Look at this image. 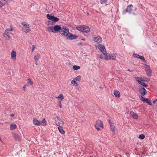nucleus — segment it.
I'll return each instance as SVG.
<instances>
[{
	"mask_svg": "<svg viewBox=\"0 0 157 157\" xmlns=\"http://www.w3.org/2000/svg\"><path fill=\"white\" fill-rule=\"evenodd\" d=\"M135 78L136 81L140 84L142 83L143 81H145V80L143 79L142 78L136 77Z\"/></svg>",
	"mask_w": 157,
	"mask_h": 157,
	"instance_id": "5701e85b",
	"label": "nucleus"
},
{
	"mask_svg": "<svg viewBox=\"0 0 157 157\" xmlns=\"http://www.w3.org/2000/svg\"><path fill=\"white\" fill-rule=\"evenodd\" d=\"M99 127H101L103 128H104L103 124L102 122L99 120H97L96 122V124L95 125V127L98 131L100 130Z\"/></svg>",
	"mask_w": 157,
	"mask_h": 157,
	"instance_id": "6e6552de",
	"label": "nucleus"
},
{
	"mask_svg": "<svg viewBox=\"0 0 157 157\" xmlns=\"http://www.w3.org/2000/svg\"><path fill=\"white\" fill-rule=\"evenodd\" d=\"M117 55L116 54H109L107 53L105 56H103V59H104L106 60H108L111 59L114 60L116 59Z\"/></svg>",
	"mask_w": 157,
	"mask_h": 157,
	"instance_id": "7ed1b4c3",
	"label": "nucleus"
},
{
	"mask_svg": "<svg viewBox=\"0 0 157 157\" xmlns=\"http://www.w3.org/2000/svg\"><path fill=\"white\" fill-rule=\"evenodd\" d=\"M46 121L45 118H43L42 120V122H40L41 124H42L43 126H45L47 124L46 123Z\"/></svg>",
	"mask_w": 157,
	"mask_h": 157,
	"instance_id": "c85d7f7f",
	"label": "nucleus"
},
{
	"mask_svg": "<svg viewBox=\"0 0 157 157\" xmlns=\"http://www.w3.org/2000/svg\"><path fill=\"white\" fill-rule=\"evenodd\" d=\"M156 101H157V99L156 100Z\"/></svg>",
	"mask_w": 157,
	"mask_h": 157,
	"instance_id": "8fccbe9b",
	"label": "nucleus"
},
{
	"mask_svg": "<svg viewBox=\"0 0 157 157\" xmlns=\"http://www.w3.org/2000/svg\"><path fill=\"white\" fill-rule=\"evenodd\" d=\"M94 41L98 43H100L102 41V39L99 36L95 37L94 38Z\"/></svg>",
	"mask_w": 157,
	"mask_h": 157,
	"instance_id": "6ab92c4d",
	"label": "nucleus"
},
{
	"mask_svg": "<svg viewBox=\"0 0 157 157\" xmlns=\"http://www.w3.org/2000/svg\"><path fill=\"white\" fill-rule=\"evenodd\" d=\"M97 47L98 48L100 52L102 53L100 55V58L103 59V56H104L107 53L105 46L103 45L99 44L97 46Z\"/></svg>",
	"mask_w": 157,
	"mask_h": 157,
	"instance_id": "f03ea898",
	"label": "nucleus"
},
{
	"mask_svg": "<svg viewBox=\"0 0 157 157\" xmlns=\"http://www.w3.org/2000/svg\"><path fill=\"white\" fill-rule=\"evenodd\" d=\"M14 114H11L10 115V116H11V117H13L14 116Z\"/></svg>",
	"mask_w": 157,
	"mask_h": 157,
	"instance_id": "c03bdc74",
	"label": "nucleus"
},
{
	"mask_svg": "<svg viewBox=\"0 0 157 157\" xmlns=\"http://www.w3.org/2000/svg\"><path fill=\"white\" fill-rule=\"evenodd\" d=\"M73 69L75 70H77L80 68V67L77 65H74L73 67Z\"/></svg>",
	"mask_w": 157,
	"mask_h": 157,
	"instance_id": "c756f323",
	"label": "nucleus"
},
{
	"mask_svg": "<svg viewBox=\"0 0 157 157\" xmlns=\"http://www.w3.org/2000/svg\"><path fill=\"white\" fill-rule=\"evenodd\" d=\"M133 56L135 58H137L140 59L144 62L145 61V59L143 56H140L137 54H134L133 55Z\"/></svg>",
	"mask_w": 157,
	"mask_h": 157,
	"instance_id": "a211bd4d",
	"label": "nucleus"
},
{
	"mask_svg": "<svg viewBox=\"0 0 157 157\" xmlns=\"http://www.w3.org/2000/svg\"><path fill=\"white\" fill-rule=\"evenodd\" d=\"M12 136L14 139L17 141H20L21 140L20 137L16 133H12Z\"/></svg>",
	"mask_w": 157,
	"mask_h": 157,
	"instance_id": "f3484780",
	"label": "nucleus"
},
{
	"mask_svg": "<svg viewBox=\"0 0 157 157\" xmlns=\"http://www.w3.org/2000/svg\"><path fill=\"white\" fill-rule=\"evenodd\" d=\"M76 29L79 31L87 33H89L90 31V28L88 26H86L77 27L76 28Z\"/></svg>",
	"mask_w": 157,
	"mask_h": 157,
	"instance_id": "39448f33",
	"label": "nucleus"
},
{
	"mask_svg": "<svg viewBox=\"0 0 157 157\" xmlns=\"http://www.w3.org/2000/svg\"><path fill=\"white\" fill-rule=\"evenodd\" d=\"M128 71H131L130 70V69H128Z\"/></svg>",
	"mask_w": 157,
	"mask_h": 157,
	"instance_id": "de8ad7c7",
	"label": "nucleus"
},
{
	"mask_svg": "<svg viewBox=\"0 0 157 157\" xmlns=\"http://www.w3.org/2000/svg\"><path fill=\"white\" fill-rule=\"evenodd\" d=\"M35 64L36 65H37V63L36 62H35Z\"/></svg>",
	"mask_w": 157,
	"mask_h": 157,
	"instance_id": "49530a36",
	"label": "nucleus"
},
{
	"mask_svg": "<svg viewBox=\"0 0 157 157\" xmlns=\"http://www.w3.org/2000/svg\"><path fill=\"white\" fill-rule=\"evenodd\" d=\"M111 130L112 132H115V126H114V125H110Z\"/></svg>",
	"mask_w": 157,
	"mask_h": 157,
	"instance_id": "473e14b6",
	"label": "nucleus"
},
{
	"mask_svg": "<svg viewBox=\"0 0 157 157\" xmlns=\"http://www.w3.org/2000/svg\"><path fill=\"white\" fill-rule=\"evenodd\" d=\"M130 113L132 115V117L135 119H137L138 118V115L135 113L133 111H131L130 112Z\"/></svg>",
	"mask_w": 157,
	"mask_h": 157,
	"instance_id": "4be33fe9",
	"label": "nucleus"
},
{
	"mask_svg": "<svg viewBox=\"0 0 157 157\" xmlns=\"http://www.w3.org/2000/svg\"><path fill=\"white\" fill-rule=\"evenodd\" d=\"M81 79V77L80 76H78L77 77L75 78H74L75 81H79Z\"/></svg>",
	"mask_w": 157,
	"mask_h": 157,
	"instance_id": "72a5a7b5",
	"label": "nucleus"
},
{
	"mask_svg": "<svg viewBox=\"0 0 157 157\" xmlns=\"http://www.w3.org/2000/svg\"><path fill=\"white\" fill-rule=\"evenodd\" d=\"M32 52H33L34 51V49L35 48V46L34 45H33L32 46Z\"/></svg>",
	"mask_w": 157,
	"mask_h": 157,
	"instance_id": "ea45409f",
	"label": "nucleus"
},
{
	"mask_svg": "<svg viewBox=\"0 0 157 157\" xmlns=\"http://www.w3.org/2000/svg\"><path fill=\"white\" fill-rule=\"evenodd\" d=\"M107 0H101L100 3L101 4H104L107 2Z\"/></svg>",
	"mask_w": 157,
	"mask_h": 157,
	"instance_id": "c9c22d12",
	"label": "nucleus"
},
{
	"mask_svg": "<svg viewBox=\"0 0 157 157\" xmlns=\"http://www.w3.org/2000/svg\"><path fill=\"white\" fill-rule=\"evenodd\" d=\"M139 90L142 96H144L147 94V92L146 90L142 86L139 87Z\"/></svg>",
	"mask_w": 157,
	"mask_h": 157,
	"instance_id": "9d476101",
	"label": "nucleus"
},
{
	"mask_svg": "<svg viewBox=\"0 0 157 157\" xmlns=\"http://www.w3.org/2000/svg\"><path fill=\"white\" fill-rule=\"evenodd\" d=\"M140 85L143 86H144L145 87H147V84H146L144 82H142V83H141L140 84Z\"/></svg>",
	"mask_w": 157,
	"mask_h": 157,
	"instance_id": "e433bc0d",
	"label": "nucleus"
},
{
	"mask_svg": "<svg viewBox=\"0 0 157 157\" xmlns=\"http://www.w3.org/2000/svg\"><path fill=\"white\" fill-rule=\"evenodd\" d=\"M28 81H29V83L31 85H33V83L32 81L30 79H28Z\"/></svg>",
	"mask_w": 157,
	"mask_h": 157,
	"instance_id": "4c0bfd02",
	"label": "nucleus"
},
{
	"mask_svg": "<svg viewBox=\"0 0 157 157\" xmlns=\"http://www.w3.org/2000/svg\"><path fill=\"white\" fill-rule=\"evenodd\" d=\"M109 123L110 125H114V124H113V121H112L111 120H110L109 121Z\"/></svg>",
	"mask_w": 157,
	"mask_h": 157,
	"instance_id": "58836bf2",
	"label": "nucleus"
},
{
	"mask_svg": "<svg viewBox=\"0 0 157 157\" xmlns=\"http://www.w3.org/2000/svg\"><path fill=\"white\" fill-rule=\"evenodd\" d=\"M40 58V56L38 54H37V55L35 56L34 57V59L36 61L38 60Z\"/></svg>",
	"mask_w": 157,
	"mask_h": 157,
	"instance_id": "7c9ffc66",
	"label": "nucleus"
},
{
	"mask_svg": "<svg viewBox=\"0 0 157 157\" xmlns=\"http://www.w3.org/2000/svg\"><path fill=\"white\" fill-rule=\"evenodd\" d=\"M66 37L67 39L72 40L77 39L78 37V36L69 33Z\"/></svg>",
	"mask_w": 157,
	"mask_h": 157,
	"instance_id": "f8f14e48",
	"label": "nucleus"
},
{
	"mask_svg": "<svg viewBox=\"0 0 157 157\" xmlns=\"http://www.w3.org/2000/svg\"><path fill=\"white\" fill-rule=\"evenodd\" d=\"M133 7V6L132 5L128 6L126 9L123 11V13H125L126 12H128L131 13L132 11Z\"/></svg>",
	"mask_w": 157,
	"mask_h": 157,
	"instance_id": "dca6fc26",
	"label": "nucleus"
},
{
	"mask_svg": "<svg viewBox=\"0 0 157 157\" xmlns=\"http://www.w3.org/2000/svg\"><path fill=\"white\" fill-rule=\"evenodd\" d=\"M13 0H6V2H7V3H9L11 1H13Z\"/></svg>",
	"mask_w": 157,
	"mask_h": 157,
	"instance_id": "37998d69",
	"label": "nucleus"
},
{
	"mask_svg": "<svg viewBox=\"0 0 157 157\" xmlns=\"http://www.w3.org/2000/svg\"><path fill=\"white\" fill-rule=\"evenodd\" d=\"M17 128V125L14 124H10V129L11 130H13Z\"/></svg>",
	"mask_w": 157,
	"mask_h": 157,
	"instance_id": "393cba45",
	"label": "nucleus"
},
{
	"mask_svg": "<svg viewBox=\"0 0 157 157\" xmlns=\"http://www.w3.org/2000/svg\"><path fill=\"white\" fill-rule=\"evenodd\" d=\"M13 30V29L11 27H10V28L6 29L3 33V36L5 37L6 40H9L11 38V35L12 34V33L11 32Z\"/></svg>",
	"mask_w": 157,
	"mask_h": 157,
	"instance_id": "f257e3e1",
	"label": "nucleus"
},
{
	"mask_svg": "<svg viewBox=\"0 0 157 157\" xmlns=\"http://www.w3.org/2000/svg\"><path fill=\"white\" fill-rule=\"evenodd\" d=\"M145 71L146 72L148 76H151V70L149 67L147 66L145 68Z\"/></svg>",
	"mask_w": 157,
	"mask_h": 157,
	"instance_id": "4468645a",
	"label": "nucleus"
},
{
	"mask_svg": "<svg viewBox=\"0 0 157 157\" xmlns=\"http://www.w3.org/2000/svg\"><path fill=\"white\" fill-rule=\"evenodd\" d=\"M21 24L23 26L22 29L24 30L25 33H27L31 31L29 29V24L25 22H22Z\"/></svg>",
	"mask_w": 157,
	"mask_h": 157,
	"instance_id": "423d86ee",
	"label": "nucleus"
},
{
	"mask_svg": "<svg viewBox=\"0 0 157 157\" xmlns=\"http://www.w3.org/2000/svg\"><path fill=\"white\" fill-rule=\"evenodd\" d=\"M26 88V86L25 85H24L23 87V88H22V89L23 90H25V89Z\"/></svg>",
	"mask_w": 157,
	"mask_h": 157,
	"instance_id": "79ce46f5",
	"label": "nucleus"
},
{
	"mask_svg": "<svg viewBox=\"0 0 157 157\" xmlns=\"http://www.w3.org/2000/svg\"><path fill=\"white\" fill-rule=\"evenodd\" d=\"M62 27L59 25H56L54 26V33H56L59 31H60Z\"/></svg>",
	"mask_w": 157,
	"mask_h": 157,
	"instance_id": "ddd939ff",
	"label": "nucleus"
},
{
	"mask_svg": "<svg viewBox=\"0 0 157 157\" xmlns=\"http://www.w3.org/2000/svg\"><path fill=\"white\" fill-rule=\"evenodd\" d=\"M16 52L12 50L11 52V58L12 60L14 61L16 60Z\"/></svg>",
	"mask_w": 157,
	"mask_h": 157,
	"instance_id": "2eb2a0df",
	"label": "nucleus"
},
{
	"mask_svg": "<svg viewBox=\"0 0 157 157\" xmlns=\"http://www.w3.org/2000/svg\"><path fill=\"white\" fill-rule=\"evenodd\" d=\"M139 98L140 100L150 105H152V104L150 101L147 98H145L142 96L140 95Z\"/></svg>",
	"mask_w": 157,
	"mask_h": 157,
	"instance_id": "1a4fd4ad",
	"label": "nucleus"
},
{
	"mask_svg": "<svg viewBox=\"0 0 157 157\" xmlns=\"http://www.w3.org/2000/svg\"><path fill=\"white\" fill-rule=\"evenodd\" d=\"M33 123L34 125H36L40 126L41 125L40 122L35 118L33 119Z\"/></svg>",
	"mask_w": 157,
	"mask_h": 157,
	"instance_id": "aec40b11",
	"label": "nucleus"
},
{
	"mask_svg": "<svg viewBox=\"0 0 157 157\" xmlns=\"http://www.w3.org/2000/svg\"><path fill=\"white\" fill-rule=\"evenodd\" d=\"M76 82L74 79H73L71 81V83L73 85L75 86H78V84Z\"/></svg>",
	"mask_w": 157,
	"mask_h": 157,
	"instance_id": "cd10ccee",
	"label": "nucleus"
},
{
	"mask_svg": "<svg viewBox=\"0 0 157 157\" xmlns=\"http://www.w3.org/2000/svg\"><path fill=\"white\" fill-rule=\"evenodd\" d=\"M54 26H50L48 28V31L54 33Z\"/></svg>",
	"mask_w": 157,
	"mask_h": 157,
	"instance_id": "bb28decb",
	"label": "nucleus"
},
{
	"mask_svg": "<svg viewBox=\"0 0 157 157\" xmlns=\"http://www.w3.org/2000/svg\"><path fill=\"white\" fill-rule=\"evenodd\" d=\"M56 98H60L62 101L64 99V97L62 94H60L58 97H56Z\"/></svg>",
	"mask_w": 157,
	"mask_h": 157,
	"instance_id": "2f4dec72",
	"label": "nucleus"
},
{
	"mask_svg": "<svg viewBox=\"0 0 157 157\" xmlns=\"http://www.w3.org/2000/svg\"><path fill=\"white\" fill-rule=\"evenodd\" d=\"M58 129L59 132L62 134H64L65 133V132L63 129L62 127H58Z\"/></svg>",
	"mask_w": 157,
	"mask_h": 157,
	"instance_id": "a878e982",
	"label": "nucleus"
},
{
	"mask_svg": "<svg viewBox=\"0 0 157 157\" xmlns=\"http://www.w3.org/2000/svg\"><path fill=\"white\" fill-rule=\"evenodd\" d=\"M145 136L143 134H141L139 136L140 138L142 140L144 139L145 138Z\"/></svg>",
	"mask_w": 157,
	"mask_h": 157,
	"instance_id": "f704fd0d",
	"label": "nucleus"
},
{
	"mask_svg": "<svg viewBox=\"0 0 157 157\" xmlns=\"http://www.w3.org/2000/svg\"><path fill=\"white\" fill-rule=\"evenodd\" d=\"M7 3L6 0H1L0 2V7H2Z\"/></svg>",
	"mask_w": 157,
	"mask_h": 157,
	"instance_id": "b1692460",
	"label": "nucleus"
},
{
	"mask_svg": "<svg viewBox=\"0 0 157 157\" xmlns=\"http://www.w3.org/2000/svg\"><path fill=\"white\" fill-rule=\"evenodd\" d=\"M47 17L49 20L54 22H57L59 21V18L53 16H52L49 14L47 15Z\"/></svg>",
	"mask_w": 157,
	"mask_h": 157,
	"instance_id": "9b49d317",
	"label": "nucleus"
},
{
	"mask_svg": "<svg viewBox=\"0 0 157 157\" xmlns=\"http://www.w3.org/2000/svg\"><path fill=\"white\" fill-rule=\"evenodd\" d=\"M113 94L116 97L119 98L121 96L120 92L117 90H114L113 91Z\"/></svg>",
	"mask_w": 157,
	"mask_h": 157,
	"instance_id": "412c9836",
	"label": "nucleus"
},
{
	"mask_svg": "<svg viewBox=\"0 0 157 157\" xmlns=\"http://www.w3.org/2000/svg\"><path fill=\"white\" fill-rule=\"evenodd\" d=\"M55 24V23H54V24ZM51 25H54V24H53V23H52V24H51Z\"/></svg>",
	"mask_w": 157,
	"mask_h": 157,
	"instance_id": "09e8293b",
	"label": "nucleus"
},
{
	"mask_svg": "<svg viewBox=\"0 0 157 157\" xmlns=\"http://www.w3.org/2000/svg\"><path fill=\"white\" fill-rule=\"evenodd\" d=\"M55 123L56 126L59 127H63L64 125V123L61 118L57 116L55 118Z\"/></svg>",
	"mask_w": 157,
	"mask_h": 157,
	"instance_id": "20e7f679",
	"label": "nucleus"
},
{
	"mask_svg": "<svg viewBox=\"0 0 157 157\" xmlns=\"http://www.w3.org/2000/svg\"><path fill=\"white\" fill-rule=\"evenodd\" d=\"M69 32V29L67 27L63 26L62 27L60 31H59V33L62 35L67 36Z\"/></svg>",
	"mask_w": 157,
	"mask_h": 157,
	"instance_id": "0eeeda50",
	"label": "nucleus"
},
{
	"mask_svg": "<svg viewBox=\"0 0 157 157\" xmlns=\"http://www.w3.org/2000/svg\"><path fill=\"white\" fill-rule=\"evenodd\" d=\"M59 106L60 107V108H62V105H61V101H60L59 102Z\"/></svg>",
	"mask_w": 157,
	"mask_h": 157,
	"instance_id": "a19ab883",
	"label": "nucleus"
},
{
	"mask_svg": "<svg viewBox=\"0 0 157 157\" xmlns=\"http://www.w3.org/2000/svg\"><path fill=\"white\" fill-rule=\"evenodd\" d=\"M156 102V100H154V101H153V104H155V102Z\"/></svg>",
	"mask_w": 157,
	"mask_h": 157,
	"instance_id": "a18cd8bd",
	"label": "nucleus"
}]
</instances>
